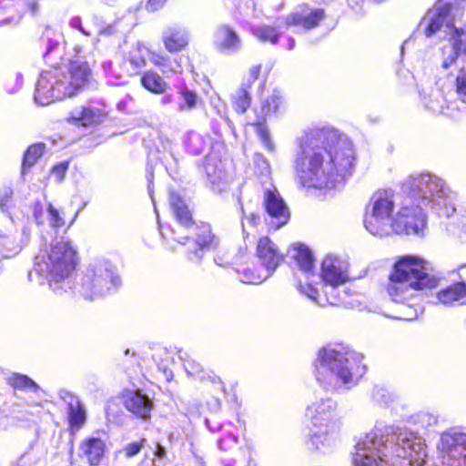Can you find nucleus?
Returning a JSON list of instances; mask_svg holds the SVG:
<instances>
[{
	"instance_id": "nucleus-1",
	"label": "nucleus",
	"mask_w": 466,
	"mask_h": 466,
	"mask_svg": "<svg viewBox=\"0 0 466 466\" xmlns=\"http://www.w3.org/2000/svg\"><path fill=\"white\" fill-rule=\"evenodd\" d=\"M354 160L348 136L330 126H317L297 138L293 167L302 187L332 188L345 177Z\"/></svg>"
},
{
	"instance_id": "nucleus-2",
	"label": "nucleus",
	"mask_w": 466,
	"mask_h": 466,
	"mask_svg": "<svg viewBox=\"0 0 466 466\" xmlns=\"http://www.w3.org/2000/svg\"><path fill=\"white\" fill-rule=\"evenodd\" d=\"M77 263L76 251L68 237L56 238L49 249L40 250L35 258L33 273L48 279L51 289L61 295L72 289L71 273ZM121 279L115 267L106 259L91 262L74 289L86 300H96L117 290Z\"/></svg>"
},
{
	"instance_id": "nucleus-3",
	"label": "nucleus",
	"mask_w": 466,
	"mask_h": 466,
	"mask_svg": "<svg viewBox=\"0 0 466 466\" xmlns=\"http://www.w3.org/2000/svg\"><path fill=\"white\" fill-rule=\"evenodd\" d=\"M425 441L407 427L376 424L355 445L353 466H426Z\"/></svg>"
},
{
	"instance_id": "nucleus-4",
	"label": "nucleus",
	"mask_w": 466,
	"mask_h": 466,
	"mask_svg": "<svg viewBox=\"0 0 466 466\" xmlns=\"http://www.w3.org/2000/svg\"><path fill=\"white\" fill-rule=\"evenodd\" d=\"M401 190L405 198L392 220V232L396 234L422 235L427 208L448 218L455 212L451 190L435 174H412L404 179Z\"/></svg>"
},
{
	"instance_id": "nucleus-5",
	"label": "nucleus",
	"mask_w": 466,
	"mask_h": 466,
	"mask_svg": "<svg viewBox=\"0 0 466 466\" xmlns=\"http://www.w3.org/2000/svg\"><path fill=\"white\" fill-rule=\"evenodd\" d=\"M364 356L345 343L320 348L312 362L318 385L327 392L345 393L356 387L367 371Z\"/></svg>"
},
{
	"instance_id": "nucleus-6",
	"label": "nucleus",
	"mask_w": 466,
	"mask_h": 466,
	"mask_svg": "<svg viewBox=\"0 0 466 466\" xmlns=\"http://www.w3.org/2000/svg\"><path fill=\"white\" fill-rule=\"evenodd\" d=\"M460 6L457 0H439L420 22L428 38L443 29L445 42L440 47V65L444 70L450 69L460 58L466 59V25H454Z\"/></svg>"
},
{
	"instance_id": "nucleus-7",
	"label": "nucleus",
	"mask_w": 466,
	"mask_h": 466,
	"mask_svg": "<svg viewBox=\"0 0 466 466\" xmlns=\"http://www.w3.org/2000/svg\"><path fill=\"white\" fill-rule=\"evenodd\" d=\"M89 77V66L83 61H73L69 66L45 70L35 84V102L44 106L75 96L86 86Z\"/></svg>"
},
{
	"instance_id": "nucleus-8",
	"label": "nucleus",
	"mask_w": 466,
	"mask_h": 466,
	"mask_svg": "<svg viewBox=\"0 0 466 466\" xmlns=\"http://www.w3.org/2000/svg\"><path fill=\"white\" fill-rule=\"evenodd\" d=\"M169 203L177 220L176 228H171L173 238L179 244L188 246V259L200 263L205 251L214 249L218 238L212 233L209 224L197 225L183 199L174 191L169 192Z\"/></svg>"
},
{
	"instance_id": "nucleus-9",
	"label": "nucleus",
	"mask_w": 466,
	"mask_h": 466,
	"mask_svg": "<svg viewBox=\"0 0 466 466\" xmlns=\"http://www.w3.org/2000/svg\"><path fill=\"white\" fill-rule=\"evenodd\" d=\"M438 278L430 272L428 263L416 256L401 257L394 265L389 277L387 290L395 302H402L410 289H433Z\"/></svg>"
},
{
	"instance_id": "nucleus-10",
	"label": "nucleus",
	"mask_w": 466,
	"mask_h": 466,
	"mask_svg": "<svg viewBox=\"0 0 466 466\" xmlns=\"http://www.w3.org/2000/svg\"><path fill=\"white\" fill-rule=\"evenodd\" d=\"M337 401L330 397L316 400L307 407L311 427L309 441L317 451L334 447L339 440L341 420L336 414Z\"/></svg>"
},
{
	"instance_id": "nucleus-11",
	"label": "nucleus",
	"mask_w": 466,
	"mask_h": 466,
	"mask_svg": "<svg viewBox=\"0 0 466 466\" xmlns=\"http://www.w3.org/2000/svg\"><path fill=\"white\" fill-rule=\"evenodd\" d=\"M394 206L395 195L392 189H380L374 192L364 216L366 229L380 238L390 235Z\"/></svg>"
},
{
	"instance_id": "nucleus-12",
	"label": "nucleus",
	"mask_w": 466,
	"mask_h": 466,
	"mask_svg": "<svg viewBox=\"0 0 466 466\" xmlns=\"http://www.w3.org/2000/svg\"><path fill=\"white\" fill-rule=\"evenodd\" d=\"M321 278L327 288L328 303L335 306L346 304L348 290L344 288L341 293L339 288L349 279L348 263L336 256L325 257L321 264Z\"/></svg>"
},
{
	"instance_id": "nucleus-13",
	"label": "nucleus",
	"mask_w": 466,
	"mask_h": 466,
	"mask_svg": "<svg viewBox=\"0 0 466 466\" xmlns=\"http://www.w3.org/2000/svg\"><path fill=\"white\" fill-rule=\"evenodd\" d=\"M441 466H466V428L443 431L437 443Z\"/></svg>"
},
{
	"instance_id": "nucleus-14",
	"label": "nucleus",
	"mask_w": 466,
	"mask_h": 466,
	"mask_svg": "<svg viewBox=\"0 0 466 466\" xmlns=\"http://www.w3.org/2000/svg\"><path fill=\"white\" fill-rule=\"evenodd\" d=\"M263 207L267 214L265 222L268 230L276 231L289 220V209L277 187L272 184L264 188Z\"/></svg>"
},
{
	"instance_id": "nucleus-15",
	"label": "nucleus",
	"mask_w": 466,
	"mask_h": 466,
	"mask_svg": "<svg viewBox=\"0 0 466 466\" xmlns=\"http://www.w3.org/2000/svg\"><path fill=\"white\" fill-rule=\"evenodd\" d=\"M58 396L66 405L68 426L70 432L74 434L79 431L86 422V407L78 396L66 390H60Z\"/></svg>"
},
{
	"instance_id": "nucleus-16",
	"label": "nucleus",
	"mask_w": 466,
	"mask_h": 466,
	"mask_svg": "<svg viewBox=\"0 0 466 466\" xmlns=\"http://www.w3.org/2000/svg\"><path fill=\"white\" fill-rule=\"evenodd\" d=\"M215 49L226 56H233L239 53L243 47V42L238 33L228 25H219L213 37Z\"/></svg>"
},
{
	"instance_id": "nucleus-17",
	"label": "nucleus",
	"mask_w": 466,
	"mask_h": 466,
	"mask_svg": "<svg viewBox=\"0 0 466 466\" xmlns=\"http://www.w3.org/2000/svg\"><path fill=\"white\" fill-rule=\"evenodd\" d=\"M205 424L211 432H220L217 444L220 451L233 450L238 442V429L231 421L221 422L215 417L206 418Z\"/></svg>"
},
{
	"instance_id": "nucleus-18",
	"label": "nucleus",
	"mask_w": 466,
	"mask_h": 466,
	"mask_svg": "<svg viewBox=\"0 0 466 466\" xmlns=\"http://www.w3.org/2000/svg\"><path fill=\"white\" fill-rule=\"evenodd\" d=\"M420 99L423 106L434 114H445L450 116L448 106L451 101L443 97L442 91L431 84L419 86Z\"/></svg>"
},
{
	"instance_id": "nucleus-19",
	"label": "nucleus",
	"mask_w": 466,
	"mask_h": 466,
	"mask_svg": "<svg viewBox=\"0 0 466 466\" xmlns=\"http://www.w3.org/2000/svg\"><path fill=\"white\" fill-rule=\"evenodd\" d=\"M324 17L323 9L301 6L285 18V24L287 27L293 25L307 31L317 27Z\"/></svg>"
},
{
	"instance_id": "nucleus-20",
	"label": "nucleus",
	"mask_w": 466,
	"mask_h": 466,
	"mask_svg": "<svg viewBox=\"0 0 466 466\" xmlns=\"http://www.w3.org/2000/svg\"><path fill=\"white\" fill-rule=\"evenodd\" d=\"M257 257L270 277L283 260L282 254L279 253L276 245L268 237L260 238L257 245Z\"/></svg>"
},
{
	"instance_id": "nucleus-21",
	"label": "nucleus",
	"mask_w": 466,
	"mask_h": 466,
	"mask_svg": "<svg viewBox=\"0 0 466 466\" xmlns=\"http://www.w3.org/2000/svg\"><path fill=\"white\" fill-rule=\"evenodd\" d=\"M125 407L135 416L147 420L150 417L153 401L140 390H128L125 394Z\"/></svg>"
},
{
	"instance_id": "nucleus-22",
	"label": "nucleus",
	"mask_w": 466,
	"mask_h": 466,
	"mask_svg": "<svg viewBox=\"0 0 466 466\" xmlns=\"http://www.w3.org/2000/svg\"><path fill=\"white\" fill-rule=\"evenodd\" d=\"M187 30L178 25H173L164 29L162 41L165 48L170 53H177L188 45Z\"/></svg>"
},
{
	"instance_id": "nucleus-23",
	"label": "nucleus",
	"mask_w": 466,
	"mask_h": 466,
	"mask_svg": "<svg viewBox=\"0 0 466 466\" xmlns=\"http://www.w3.org/2000/svg\"><path fill=\"white\" fill-rule=\"evenodd\" d=\"M106 450L103 440L89 437L84 440L79 446V457L85 458L90 466H97L101 462Z\"/></svg>"
},
{
	"instance_id": "nucleus-24",
	"label": "nucleus",
	"mask_w": 466,
	"mask_h": 466,
	"mask_svg": "<svg viewBox=\"0 0 466 466\" xmlns=\"http://www.w3.org/2000/svg\"><path fill=\"white\" fill-rule=\"evenodd\" d=\"M202 103V99L197 91L190 89L182 84L177 86L175 111L179 114L190 113Z\"/></svg>"
},
{
	"instance_id": "nucleus-25",
	"label": "nucleus",
	"mask_w": 466,
	"mask_h": 466,
	"mask_svg": "<svg viewBox=\"0 0 466 466\" xmlns=\"http://www.w3.org/2000/svg\"><path fill=\"white\" fill-rule=\"evenodd\" d=\"M454 86L458 97L448 106L451 117L466 114V67H461L458 71Z\"/></svg>"
},
{
	"instance_id": "nucleus-26",
	"label": "nucleus",
	"mask_w": 466,
	"mask_h": 466,
	"mask_svg": "<svg viewBox=\"0 0 466 466\" xmlns=\"http://www.w3.org/2000/svg\"><path fill=\"white\" fill-rule=\"evenodd\" d=\"M205 170L212 189L217 192L223 191L226 187V173L222 161L212 155L208 156Z\"/></svg>"
},
{
	"instance_id": "nucleus-27",
	"label": "nucleus",
	"mask_w": 466,
	"mask_h": 466,
	"mask_svg": "<svg viewBox=\"0 0 466 466\" xmlns=\"http://www.w3.org/2000/svg\"><path fill=\"white\" fill-rule=\"evenodd\" d=\"M179 359L183 361V367L188 376L194 377L199 380H210L214 384H222L219 377L205 370L201 364L187 352L179 350Z\"/></svg>"
},
{
	"instance_id": "nucleus-28",
	"label": "nucleus",
	"mask_w": 466,
	"mask_h": 466,
	"mask_svg": "<svg viewBox=\"0 0 466 466\" xmlns=\"http://www.w3.org/2000/svg\"><path fill=\"white\" fill-rule=\"evenodd\" d=\"M437 299L440 303L445 306L463 303L462 300L466 299V282L458 281L441 289L437 293Z\"/></svg>"
},
{
	"instance_id": "nucleus-29",
	"label": "nucleus",
	"mask_w": 466,
	"mask_h": 466,
	"mask_svg": "<svg viewBox=\"0 0 466 466\" xmlns=\"http://www.w3.org/2000/svg\"><path fill=\"white\" fill-rule=\"evenodd\" d=\"M148 55L149 50L139 42L131 46L125 57V61L129 64L130 68L127 70L130 74H137L141 68L146 66Z\"/></svg>"
},
{
	"instance_id": "nucleus-30",
	"label": "nucleus",
	"mask_w": 466,
	"mask_h": 466,
	"mask_svg": "<svg viewBox=\"0 0 466 466\" xmlns=\"http://www.w3.org/2000/svg\"><path fill=\"white\" fill-rule=\"evenodd\" d=\"M281 20L278 19L274 26L258 25L250 26V33L260 42H268L276 45L279 42L281 32Z\"/></svg>"
},
{
	"instance_id": "nucleus-31",
	"label": "nucleus",
	"mask_w": 466,
	"mask_h": 466,
	"mask_svg": "<svg viewBox=\"0 0 466 466\" xmlns=\"http://www.w3.org/2000/svg\"><path fill=\"white\" fill-rule=\"evenodd\" d=\"M292 257L295 259L299 269L306 275L307 279H309L310 275H313L314 259L313 255L308 247L300 244L294 248Z\"/></svg>"
},
{
	"instance_id": "nucleus-32",
	"label": "nucleus",
	"mask_w": 466,
	"mask_h": 466,
	"mask_svg": "<svg viewBox=\"0 0 466 466\" xmlns=\"http://www.w3.org/2000/svg\"><path fill=\"white\" fill-rule=\"evenodd\" d=\"M97 112L90 107L77 106L72 109L66 120L69 123L87 127L96 121Z\"/></svg>"
},
{
	"instance_id": "nucleus-33",
	"label": "nucleus",
	"mask_w": 466,
	"mask_h": 466,
	"mask_svg": "<svg viewBox=\"0 0 466 466\" xmlns=\"http://www.w3.org/2000/svg\"><path fill=\"white\" fill-rule=\"evenodd\" d=\"M141 85L144 88L153 94H164L168 84L156 72L152 70L146 71L141 76Z\"/></svg>"
},
{
	"instance_id": "nucleus-34",
	"label": "nucleus",
	"mask_w": 466,
	"mask_h": 466,
	"mask_svg": "<svg viewBox=\"0 0 466 466\" xmlns=\"http://www.w3.org/2000/svg\"><path fill=\"white\" fill-rule=\"evenodd\" d=\"M185 145L187 152L198 156L202 154L208 147L209 139L198 132L190 131L187 136Z\"/></svg>"
},
{
	"instance_id": "nucleus-35",
	"label": "nucleus",
	"mask_w": 466,
	"mask_h": 466,
	"mask_svg": "<svg viewBox=\"0 0 466 466\" xmlns=\"http://www.w3.org/2000/svg\"><path fill=\"white\" fill-rule=\"evenodd\" d=\"M250 84H243L239 89L232 96L234 109L238 114L245 113L250 106Z\"/></svg>"
},
{
	"instance_id": "nucleus-36",
	"label": "nucleus",
	"mask_w": 466,
	"mask_h": 466,
	"mask_svg": "<svg viewBox=\"0 0 466 466\" xmlns=\"http://www.w3.org/2000/svg\"><path fill=\"white\" fill-rule=\"evenodd\" d=\"M45 144L38 143L30 146L24 154L22 162V176H25L27 170L34 166L38 158L43 155Z\"/></svg>"
},
{
	"instance_id": "nucleus-37",
	"label": "nucleus",
	"mask_w": 466,
	"mask_h": 466,
	"mask_svg": "<svg viewBox=\"0 0 466 466\" xmlns=\"http://www.w3.org/2000/svg\"><path fill=\"white\" fill-rule=\"evenodd\" d=\"M237 272L239 275V280L246 284H260L269 278L268 273L264 269L254 270L249 268H245L242 269L238 268Z\"/></svg>"
},
{
	"instance_id": "nucleus-38",
	"label": "nucleus",
	"mask_w": 466,
	"mask_h": 466,
	"mask_svg": "<svg viewBox=\"0 0 466 466\" xmlns=\"http://www.w3.org/2000/svg\"><path fill=\"white\" fill-rule=\"evenodd\" d=\"M9 380L10 384L16 390H22L35 394H38L42 391L41 388L26 375L14 374Z\"/></svg>"
},
{
	"instance_id": "nucleus-39",
	"label": "nucleus",
	"mask_w": 466,
	"mask_h": 466,
	"mask_svg": "<svg viewBox=\"0 0 466 466\" xmlns=\"http://www.w3.org/2000/svg\"><path fill=\"white\" fill-rule=\"evenodd\" d=\"M371 398L380 406L387 407L397 400V395L385 386H374Z\"/></svg>"
},
{
	"instance_id": "nucleus-40",
	"label": "nucleus",
	"mask_w": 466,
	"mask_h": 466,
	"mask_svg": "<svg viewBox=\"0 0 466 466\" xmlns=\"http://www.w3.org/2000/svg\"><path fill=\"white\" fill-rule=\"evenodd\" d=\"M282 104V96L279 92L274 91L268 98L262 103V113L265 116L276 114Z\"/></svg>"
},
{
	"instance_id": "nucleus-41",
	"label": "nucleus",
	"mask_w": 466,
	"mask_h": 466,
	"mask_svg": "<svg viewBox=\"0 0 466 466\" xmlns=\"http://www.w3.org/2000/svg\"><path fill=\"white\" fill-rule=\"evenodd\" d=\"M91 21L97 28L100 35H112L116 33V26L114 24H106L104 16L97 13L91 15Z\"/></svg>"
},
{
	"instance_id": "nucleus-42",
	"label": "nucleus",
	"mask_w": 466,
	"mask_h": 466,
	"mask_svg": "<svg viewBox=\"0 0 466 466\" xmlns=\"http://www.w3.org/2000/svg\"><path fill=\"white\" fill-rule=\"evenodd\" d=\"M238 211L241 215L242 233H243L244 237L246 238L248 236L249 233L246 230L244 219H246L251 227H257L260 224L261 218L258 214H256V213H250L249 215H247L244 206H243V203L240 198H238Z\"/></svg>"
},
{
	"instance_id": "nucleus-43",
	"label": "nucleus",
	"mask_w": 466,
	"mask_h": 466,
	"mask_svg": "<svg viewBox=\"0 0 466 466\" xmlns=\"http://www.w3.org/2000/svg\"><path fill=\"white\" fill-rule=\"evenodd\" d=\"M255 127L257 135L258 136L265 148L269 152H274L275 145L270 138L267 126L263 123L258 122L255 125Z\"/></svg>"
},
{
	"instance_id": "nucleus-44",
	"label": "nucleus",
	"mask_w": 466,
	"mask_h": 466,
	"mask_svg": "<svg viewBox=\"0 0 466 466\" xmlns=\"http://www.w3.org/2000/svg\"><path fill=\"white\" fill-rule=\"evenodd\" d=\"M151 60L155 66L161 68L163 73H166L167 71H170L172 73H177L180 68V66L177 62H175L174 66H171L169 63L168 56H164L154 54L151 57Z\"/></svg>"
},
{
	"instance_id": "nucleus-45",
	"label": "nucleus",
	"mask_w": 466,
	"mask_h": 466,
	"mask_svg": "<svg viewBox=\"0 0 466 466\" xmlns=\"http://www.w3.org/2000/svg\"><path fill=\"white\" fill-rule=\"evenodd\" d=\"M415 423L421 428L428 429L438 423V417L430 412H420L415 417Z\"/></svg>"
},
{
	"instance_id": "nucleus-46",
	"label": "nucleus",
	"mask_w": 466,
	"mask_h": 466,
	"mask_svg": "<svg viewBox=\"0 0 466 466\" xmlns=\"http://www.w3.org/2000/svg\"><path fill=\"white\" fill-rule=\"evenodd\" d=\"M297 289L301 294L308 297L310 300L314 301L319 305H322L318 299L319 291L317 288H315L312 284L306 283L305 285H303L301 282H299L297 285Z\"/></svg>"
},
{
	"instance_id": "nucleus-47",
	"label": "nucleus",
	"mask_w": 466,
	"mask_h": 466,
	"mask_svg": "<svg viewBox=\"0 0 466 466\" xmlns=\"http://www.w3.org/2000/svg\"><path fill=\"white\" fill-rule=\"evenodd\" d=\"M212 107L216 110L217 114L220 116L221 119L225 121V123L228 126L229 128H232V121L228 116V110L226 105L219 99H211L210 102Z\"/></svg>"
},
{
	"instance_id": "nucleus-48",
	"label": "nucleus",
	"mask_w": 466,
	"mask_h": 466,
	"mask_svg": "<svg viewBox=\"0 0 466 466\" xmlns=\"http://www.w3.org/2000/svg\"><path fill=\"white\" fill-rule=\"evenodd\" d=\"M256 168L259 174L268 177L270 174V166L267 158L260 153H256L253 157Z\"/></svg>"
},
{
	"instance_id": "nucleus-49",
	"label": "nucleus",
	"mask_w": 466,
	"mask_h": 466,
	"mask_svg": "<svg viewBox=\"0 0 466 466\" xmlns=\"http://www.w3.org/2000/svg\"><path fill=\"white\" fill-rule=\"evenodd\" d=\"M47 213L48 221L51 228H56L64 226V218L60 216L58 210L55 208L51 204L48 205Z\"/></svg>"
},
{
	"instance_id": "nucleus-50",
	"label": "nucleus",
	"mask_w": 466,
	"mask_h": 466,
	"mask_svg": "<svg viewBox=\"0 0 466 466\" xmlns=\"http://www.w3.org/2000/svg\"><path fill=\"white\" fill-rule=\"evenodd\" d=\"M13 196V189L10 187H5L1 190L0 193V209L3 212L8 210V203Z\"/></svg>"
},
{
	"instance_id": "nucleus-51",
	"label": "nucleus",
	"mask_w": 466,
	"mask_h": 466,
	"mask_svg": "<svg viewBox=\"0 0 466 466\" xmlns=\"http://www.w3.org/2000/svg\"><path fill=\"white\" fill-rule=\"evenodd\" d=\"M44 40L46 41V51L44 54V58L47 59V57L59 46V39L49 37L47 31Z\"/></svg>"
},
{
	"instance_id": "nucleus-52",
	"label": "nucleus",
	"mask_w": 466,
	"mask_h": 466,
	"mask_svg": "<svg viewBox=\"0 0 466 466\" xmlns=\"http://www.w3.org/2000/svg\"><path fill=\"white\" fill-rule=\"evenodd\" d=\"M145 441H146V440L143 439L140 441H135V442L127 444L124 448L126 456L127 458H131V457H134L137 454H138L140 452L141 449L143 448Z\"/></svg>"
},
{
	"instance_id": "nucleus-53",
	"label": "nucleus",
	"mask_w": 466,
	"mask_h": 466,
	"mask_svg": "<svg viewBox=\"0 0 466 466\" xmlns=\"http://www.w3.org/2000/svg\"><path fill=\"white\" fill-rule=\"evenodd\" d=\"M68 169V163L67 162H61L52 168V175L56 177V180L57 182H61Z\"/></svg>"
},
{
	"instance_id": "nucleus-54",
	"label": "nucleus",
	"mask_w": 466,
	"mask_h": 466,
	"mask_svg": "<svg viewBox=\"0 0 466 466\" xmlns=\"http://www.w3.org/2000/svg\"><path fill=\"white\" fill-rule=\"evenodd\" d=\"M68 24L71 28L78 30L82 35L86 36H90L92 35V33L89 30H86L83 26L82 19L78 15L72 16Z\"/></svg>"
},
{
	"instance_id": "nucleus-55",
	"label": "nucleus",
	"mask_w": 466,
	"mask_h": 466,
	"mask_svg": "<svg viewBox=\"0 0 466 466\" xmlns=\"http://www.w3.org/2000/svg\"><path fill=\"white\" fill-rule=\"evenodd\" d=\"M104 73L106 75L108 78L120 79L121 75L113 70V63L110 60H106L102 62L101 65Z\"/></svg>"
},
{
	"instance_id": "nucleus-56",
	"label": "nucleus",
	"mask_w": 466,
	"mask_h": 466,
	"mask_svg": "<svg viewBox=\"0 0 466 466\" xmlns=\"http://www.w3.org/2000/svg\"><path fill=\"white\" fill-rule=\"evenodd\" d=\"M20 19V15H4V11L0 8V25H16Z\"/></svg>"
},
{
	"instance_id": "nucleus-57",
	"label": "nucleus",
	"mask_w": 466,
	"mask_h": 466,
	"mask_svg": "<svg viewBox=\"0 0 466 466\" xmlns=\"http://www.w3.org/2000/svg\"><path fill=\"white\" fill-rule=\"evenodd\" d=\"M166 2L167 0H147L145 7L149 12H155L161 9Z\"/></svg>"
},
{
	"instance_id": "nucleus-58",
	"label": "nucleus",
	"mask_w": 466,
	"mask_h": 466,
	"mask_svg": "<svg viewBox=\"0 0 466 466\" xmlns=\"http://www.w3.org/2000/svg\"><path fill=\"white\" fill-rule=\"evenodd\" d=\"M147 190L148 194L151 198L152 202L154 203V197H153V170L151 166L147 167Z\"/></svg>"
},
{
	"instance_id": "nucleus-59",
	"label": "nucleus",
	"mask_w": 466,
	"mask_h": 466,
	"mask_svg": "<svg viewBox=\"0 0 466 466\" xmlns=\"http://www.w3.org/2000/svg\"><path fill=\"white\" fill-rule=\"evenodd\" d=\"M160 105L163 106H167L168 105H173L174 108L176 107V93H168L165 94L160 98Z\"/></svg>"
},
{
	"instance_id": "nucleus-60",
	"label": "nucleus",
	"mask_w": 466,
	"mask_h": 466,
	"mask_svg": "<svg viewBox=\"0 0 466 466\" xmlns=\"http://www.w3.org/2000/svg\"><path fill=\"white\" fill-rule=\"evenodd\" d=\"M24 78L21 73H17L15 76V87L9 88L6 86V90L8 93H15L17 92L23 86Z\"/></svg>"
},
{
	"instance_id": "nucleus-61",
	"label": "nucleus",
	"mask_w": 466,
	"mask_h": 466,
	"mask_svg": "<svg viewBox=\"0 0 466 466\" xmlns=\"http://www.w3.org/2000/svg\"><path fill=\"white\" fill-rule=\"evenodd\" d=\"M260 70H261V66L260 65L252 66L249 69V77H250V79L248 80V82L247 84H250L251 85V81L252 82L256 81L258 78V76L260 74Z\"/></svg>"
},
{
	"instance_id": "nucleus-62",
	"label": "nucleus",
	"mask_w": 466,
	"mask_h": 466,
	"mask_svg": "<svg viewBox=\"0 0 466 466\" xmlns=\"http://www.w3.org/2000/svg\"><path fill=\"white\" fill-rule=\"evenodd\" d=\"M155 455L159 459L164 458L166 456L165 447H163L161 444L157 443L156 446V450H155Z\"/></svg>"
},
{
	"instance_id": "nucleus-63",
	"label": "nucleus",
	"mask_w": 466,
	"mask_h": 466,
	"mask_svg": "<svg viewBox=\"0 0 466 466\" xmlns=\"http://www.w3.org/2000/svg\"><path fill=\"white\" fill-rule=\"evenodd\" d=\"M209 408L214 411L219 410L221 408L220 400L218 399H214L213 402L209 403Z\"/></svg>"
},
{
	"instance_id": "nucleus-64",
	"label": "nucleus",
	"mask_w": 466,
	"mask_h": 466,
	"mask_svg": "<svg viewBox=\"0 0 466 466\" xmlns=\"http://www.w3.org/2000/svg\"><path fill=\"white\" fill-rule=\"evenodd\" d=\"M459 276L461 279V281L466 282V265L459 268Z\"/></svg>"
}]
</instances>
